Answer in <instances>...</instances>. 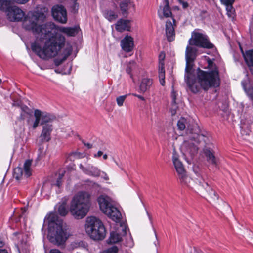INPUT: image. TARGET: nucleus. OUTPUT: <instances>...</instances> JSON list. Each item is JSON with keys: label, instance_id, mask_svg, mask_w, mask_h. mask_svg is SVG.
<instances>
[{"label": "nucleus", "instance_id": "1", "mask_svg": "<svg viewBox=\"0 0 253 253\" xmlns=\"http://www.w3.org/2000/svg\"><path fill=\"white\" fill-rule=\"evenodd\" d=\"M24 18V28L37 35L35 42L31 44L32 50L43 59L57 55L65 45V38L62 35L51 36L52 31L56 28V25L52 22L39 24L40 21H42L45 18L42 12L28 13Z\"/></svg>", "mask_w": 253, "mask_h": 253}, {"label": "nucleus", "instance_id": "2", "mask_svg": "<svg viewBox=\"0 0 253 253\" xmlns=\"http://www.w3.org/2000/svg\"><path fill=\"white\" fill-rule=\"evenodd\" d=\"M208 68L209 71H204L198 68L197 69L195 80L190 79L192 66V62H186L185 69L184 80L190 90L197 93L202 89L208 90L212 87H217L220 84L219 72L217 65L209 58H208Z\"/></svg>", "mask_w": 253, "mask_h": 253}, {"label": "nucleus", "instance_id": "3", "mask_svg": "<svg viewBox=\"0 0 253 253\" xmlns=\"http://www.w3.org/2000/svg\"><path fill=\"white\" fill-rule=\"evenodd\" d=\"M90 206L89 194L86 192H80L73 198L70 204V211L75 218L82 219L87 214Z\"/></svg>", "mask_w": 253, "mask_h": 253}, {"label": "nucleus", "instance_id": "4", "mask_svg": "<svg viewBox=\"0 0 253 253\" xmlns=\"http://www.w3.org/2000/svg\"><path fill=\"white\" fill-rule=\"evenodd\" d=\"M70 236L69 227L63 221H60L54 225L51 224L48 228L49 241L55 245L59 246L64 245Z\"/></svg>", "mask_w": 253, "mask_h": 253}, {"label": "nucleus", "instance_id": "5", "mask_svg": "<svg viewBox=\"0 0 253 253\" xmlns=\"http://www.w3.org/2000/svg\"><path fill=\"white\" fill-rule=\"evenodd\" d=\"M85 230L87 234L94 240H102L106 235V230L101 221L94 216L86 218Z\"/></svg>", "mask_w": 253, "mask_h": 253}, {"label": "nucleus", "instance_id": "6", "mask_svg": "<svg viewBox=\"0 0 253 253\" xmlns=\"http://www.w3.org/2000/svg\"><path fill=\"white\" fill-rule=\"evenodd\" d=\"M127 226H113L112 231V253H118L122 248V244L126 247H132L133 245L132 239L130 238L125 244H122L123 237L126 234Z\"/></svg>", "mask_w": 253, "mask_h": 253}, {"label": "nucleus", "instance_id": "7", "mask_svg": "<svg viewBox=\"0 0 253 253\" xmlns=\"http://www.w3.org/2000/svg\"><path fill=\"white\" fill-rule=\"evenodd\" d=\"M188 43L190 45H194L197 48L217 50L215 45L210 42L207 35L195 31L192 32L191 37L188 40Z\"/></svg>", "mask_w": 253, "mask_h": 253}, {"label": "nucleus", "instance_id": "8", "mask_svg": "<svg viewBox=\"0 0 253 253\" xmlns=\"http://www.w3.org/2000/svg\"><path fill=\"white\" fill-rule=\"evenodd\" d=\"M172 160L180 182L183 185L188 186V184L191 179L188 176L184 166L175 151L173 152Z\"/></svg>", "mask_w": 253, "mask_h": 253}, {"label": "nucleus", "instance_id": "9", "mask_svg": "<svg viewBox=\"0 0 253 253\" xmlns=\"http://www.w3.org/2000/svg\"><path fill=\"white\" fill-rule=\"evenodd\" d=\"M122 211L120 204L112 199V221L115 223L114 226H127L125 214Z\"/></svg>", "mask_w": 253, "mask_h": 253}, {"label": "nucleus", "instance_id": "10", "mask_svg": "<svg viewBox=\"0 0 253 253\" xmlns=\"http://www.w3.org/2000/svg\"><path fill=\"white\" fill-rule=\"evenodd\" d=\"M34 115L35 119L32 126L33 129L36 128L39 124L42 126L49 124L56 119V117L53 114L42 112L39 109L34 110Z\"/></svg>", "mask_w": 253, "mask_h": 253}, {"label": "nucleus", "instance_id": "11", "mask_svg": "<svg viewBox=\"0 0 253 253\" xmlns=\"http://www.w3.org/2000/svg\"><path fill=\"white\" fill-rule=\"evenodd\" d=\"M52 14L57 21L65 24L67 21V11L64 6L60 5L54 6L52 8Z\"/></svg>", "mask_w": 253, "mask_h": 253}, {"label": "nucleus", "instance_id": "12", "mask_svg": "<svg viewBox=\"0 0 253 253\" xmlns=\"http://www.w3.org/2000/svg\"><path fill=\"white\" fill-rule=\"evenodd\" d=\"M97 201L101 211L111 218V199L105 195H101L98 197Z\"/></svg>", "mask_w": 253, "mask_h": 253}, {"label": "nucleus", "instance_id": "13", "mask_svg": "<svg viewBox=\"0 0 253 253\" xmlns=\"http://www.w3.org/2000/svg\"><path fill=\"white\" fill-rule=\"evenodd\" d=\"M7 17L12 22L21 21L25 17V13L19 7L13 6L8 9Z\"/></svg>", "mask_w": 253, "mask_h": 253}, {"label": "nucleus", "instance_id": "14", "mask_svg": "<svg viewBox=\"0 0 253 253\" xmlns=\"http://www.w3.org/2000/svg\"><path fill=\"white\" fill-rule=\"evenodd\" d=\"M32 165V161L27 160L24 164V169L17 167L14 169V176L17 180L20 179L21 177L24 176L28 177L31 175V166Z\"/></svg>", "mask_w": 253, "mask_h": 253}, {"label": "nucleus", "instance_id": "15", "mask_svg": "<svg viewBox=\"0 0 253 253\" xmlns=\"http://www.w3.org/2000/svg\"><path fill=\"white\" fill-rule=\"evenodd\" d=\"M133 38L128 35H126L121 41V46L122 49L126 52H129L132 51L134 48Z\"/></svg>", "mask_w": 253, "mask_h": 253}, {"label": "nucleus", "instance_id": "16", "mask_svg": "<svg viewBox=\"0 0 253 253\" xmlns=\"http://www.w3.org/2000/svg\"><path fill=\"white\" fill-rule=\"evenodd\" d=\"M197 48L194 45H190L188 44L185 50L186 62H193L197 56Z\"/></svg>", "mask_w": 253, "mask_h": 253}, {"label": "nucleus", "instance_id": "17", "mask_svg": "<svg viewBox=\"0 0 253 253\" xmlns=\"http://www.w3.org/2000/svg\"><path fill=\"white\" fill-rule=\"evenodd\" d=\"M56 28L52 31V33L53 35L51 36H55L57 34L54 35V34L56 32V31H59L62 32L67 35L69 36H75L76 34L78 33L79 27L77 26H75L74 27H59L56 25Z\"/></svg>", "mask_w": 253, "mask_h": 253}, {"label": "nucleus", "instance_id": "18", "mask_svg": "<svg viewBox=\"0 0 253 253\" xmlns=\"http://www.w3.org/2000/svg\"><path fill=\"white\" fill-rule=\"evenodd\" d=\"M134 8V3L130 0H122L119 4V8L122 15L126 17L129 13V10Z\"/></svg>", "mask_w": 253, "mask_h": 253}, {"label": "nucleus", "instance_id": "19", "mask_svg": "<svg viewBox=\"0 0 253 253\" xmlns=\"http://www.w3.org/2000/svg\"><path fill=\"white\" fill-rule=\"evenodd\" d=\"M203 153L208 162L215 166H217L218 159L215 157L214 152L212 149L205 146L203 149Z\"/></svg>", "mask_w": 253, "mask_h": 253}, {"label": "nucleus", "instance_id": "20", "mask_svg": "<svg viewBox=\"0 0 253 253\" xmlns=\"http://www.w3.org/2000/svg\"><path fill=\"white\" fill-rule=\"evenodd\" d=\"M130 28L131 21L129 20L120 19L115 24V29L120 32L125 31H129Z\"/></svg>", "mask_w": 253, "mask_h": 253}, {"label": "nucleus", "instance_id": "21", "mask_svg": "<svg viewBox=\"0 0 253 253\" xmlns=\"http://www.w3.org/2000/svg\"><path fill=\"white\" fill-rule=\"evenodd\" d=\"M203 186L208 193V198L209 201L213 204H216L219 199V195L207 183H205V185H203Z\"/></svg>", "mask_w": 253, "mask_h": 253}, {"label": "nucleus", "instance_id": "22", "mask_svg": "<svg viewBox=\"0 0 253 253\" xmlns=\"http://www.w3.org/2000/svg\"><path fill=\"white\" fill-rule=\"evenodd\" d=\"M52 130V126L50 124H45L42 126V130L40 135V138L42 142H48L51 139V133Z\"/></svg>", "mask_w": 253, "mask_h": 253}, {"label": "nucleus", "instance_id": "23", "mask_svg": "<svg viewBox=\"0 0 253 253\" xmlns=\"http://www.w3.org/2000/svg\"><path fill=\"white\" fill-rule=\"evenodd\" d=\"M166 34L169 42L173 41L175 38V30L172 23L169 20L166 23Z\"/></svg>", "mask_w": 253, "mask_h": 253}, {"label": "nucleus", "instance_id": "24", "mask_svg": "<svg viewBox=\"0 0 253 253\" xmlns=\"http://www.w3.org/2000/svg\"><path fill=\"white\" fill-rule=\"evenodd\" d=\"M165 6L163 8V14L158 11L159 17L161 19L164 17L168 18L172 17V12L169 5V0H164Z\"/></svg>", "mask_w": 253, "mask_h": 253}, {"label": "nucleus", "instance_id": "25", "mask_svg": "<svg viewBox=\"0 0 253 253\" xmlns=\"http://www.w3.org/2000/svg\"><path fill=\"white\" fill-rule=\"evenodd\" d=\"M153 84L152 79L149 78H144L142 80L139 89L141 92L144 93L150 88Z\"/></svg>", "mask_w": 253, "mask_h": 253}, {"label": "nucleus", "instance_id": "26", "mask_svg": "<svg viewBox=\"0 0 253 253\" xmlns=\"http://www.w3.org/2000/svg\"><path fill=\"white\" fill-rule=\"evenodd\" d=\"M244 60L249 67H253V49L247 51L245 53L241 49Z\"/></svg>", "mask_w": 253, "mask_h": 253}, {"label": "nucleus", "instance_id": "27", "mask_svg": "<svg viewBox=\"0 0 253 253\" xmlns=\"http://www.w3.org/2000/svg\"><path fill=\"white\" fill-rule=\"evenodd\" d=\"M45 218L48 223V228L50 227L51 224L54 225L57 224L60 221H63L62 220L58 219V216L56 213L51 212L47 215Z\"/></svg>", "mask_w": 253, "mask_h": 253}, {"label": "nucleus", "instance_id": "28", "mask_svg": "<svg viewBox=\"0 0 253 253\" xmlns=\"http://www.w3.org/2000/svg\"><path fill=\"white\" fill-rule=\"evenodd\" d=\"M137 67V64L136 62L133 60L130 61L127 63L126 65V72L130 76V77L132 79L133 75L132 72Z\"/></svg>", "mask_w": 253, "mask_h": 253}, {"label": "nucleus", "instance_id": "29", "mask_svg": "<svg viewBox=\"0 0 253 253\" xmlns=\"http://www.w3.org/2000/svg\"><path fill=\"white\" fill-rule=\"evenodd\" d=\"M185 145L187 153H189L191 155H194L195 154L197 153L198 148L193 143H189L187 146V143H185Z\"/></svg>", "mask_w": 253, "mask_h": 253}, {"label": "nucleus", "instance_id": "30", "mask_svg": "<svg viewBox=\"0 0 253 253\" xmlns=\"http://www.w3.org/2000/svg\"><path fill=\"white\" fill-rule=\"evenodd\" d=\"M72 52V46L70 45H67L63 51L62 61L65 60L68 58V57L71 55Z\"/></svg>", "mask_w": 253, "mask_h": 253}, {"label": "nucleus", "instance_id": "31", "mask_svg": "<svg viewBox=\"0 0 253 253\" xmlns=\"http://www.w3.org/2000/svg\"><path fill=\"white\" fill-rule=\"evenodd\" d=\"M10 1L7 0H0V10H8V9L11 6L10 5Z\"/></svg>", "mask_w": 253, "mask_h": 253}, {"label": "nucleus", "instance_id": "32", "mask_svg": "<svg viewBox=\"0 0 253 253\" xmlns=\"http://www.w3.org/2000/svg\"><path fill=\"white\" fill-rule=\"evenodd\" d=\"M186 120L184 118H181L177 122V126L180 130H183L186 127Z\"/></svg>", "mask_w": 253, "mask_h": 253}, {"label": "nucleus", "instance_id": "33", "mask_svg": "<svg viewBox=\"0 0 253 253\" xmlns=\"http://www.w3.org/2000/svg\"><path fill=\"white\" fill-rule=\"evenodd\" d=\"M196 127H197V130H196V132L195 133L197 134V136L196 138L198 139V141H200L201 140L204 141L205 142H206L207 140L208 139V138L205 136L203 134H200V129L199 128V126H196Z\"/></svg>", "mask_w": 253, "mask_h": 253}, {"label": "nucleus", "instance_id": "34", "mask_svg": "<svg viewBox=\"0 0 253 253\" xmlns=\"http://www.w3.org/2000/svg\"><path fill=\"white\" fill-rule=\"evenodd\" d=\"M58 211L59 214L61 216H65L68 213L65 206L63 204H61L59 206Z\"/></svg>", "mask_w": 253, "mask_h": 253}, {"label": "nucleus", "instance_id": "35", "mask_svg": "<svg viewBox=\"0 0 253 253\" xmlns=\"http://www.w3.org/2000/svg\"><path fill=\"white\" fill-rule=\"evenodd\" d=\"M226 9L228 16L230 17H234L235 9L233 7V5L226 7Z\"/></svg>", "mask_w": 253, "mask_h": 253}, {"label": "nucleus", "instance_id": "36", "mask_svg": "<svg viewBox=\"0 0 253 253\" xmlns=\"http://www.w3.org/2000/svg\"><path fill=\"white\" fill-rule=\"evenodd\" d=\"M64 174L63 172H62L61 173L59 174L58 177L56 182V183L54 184V185H55L58 187H60V186L62 185V179L64 176Z\"/></svg>", "mask_w": 253, "mask_h": 253}, {"label": "nucleus", "instance_id": "37", "mask_svg": "<svg viewBox=\"0 0 253 253\" xmlns=\"http://www.w3.org/2000/svg\"><path fill=\"white\" fill-rule=\"evenodd\" d=\"M159 78L162 79L165 78V70L164 64H162L161 66L159 68Z\"/></svg>", "mask_w": 253, "mask_h": 253}, {"label": "nucleus", "instance_id": "38", "mask_svg": "<svg viewBox=\"0 0 253 253\" xmlns=\"http://www.w3.org/2000/svg\"><path fill=\"white\" fill-rule=\"evenodd\" d=\"M126 95H122L117 98L116 101L119 106H122L123 105V103L126 98Z\"/></svg>", "mask_w": 253, "mask_h": 253}, {"label": "nucleus", "instance_id": "39", "mask_svg": "<svg viewBox=\"0 0 253 253\" xmlns=\"http://www.w3.org/2000/svg\"><path fill=\"white\" fill-rule=\"evenodd\" d=\"M83 242L82 241L79 242H72L70 245V248L73 250L75 248H79L82 246Z\"/></svg>", "mask_w": 253, "mask_h": 253}, {"label": "nucleus", "instance_id": "40", "mask_svg": "<svg viewBox=\"0 0 253 253\" xmlns=\"http://www.w3.org/2000/svg\"><path fill=\"white\" fill-rule=\"evenodd\" d=\"M222 4L226 7L233 5L235 2V0H220Z\"/></svg>", "mask_w": 253, "mask_h": 253}, {"label": "nucleus", "instance_id": "41", "mask_svg": "<svg viewBox=\"0 0 253 253\" xmlns=\"http://www.w3.org/2000/svg\"><path fill=\"white\" fill-rule=\"evenodd\" d=\"M171 113L172 116L175 115L176 113V110L178 108V106L177 105V103H171Z\"/></svg>", "mask_w": 253, "mask_h": 253}, {"label": "nucleus", "instance_id": "42", "mask_svg": "<svg viewBox=\"0 0 253 253\" xmlns=\"http://www.w3.org/2000/svg\"><path fill=\"white\" fill-rule=\"evenodd\" d=\"M176 97H177V93L173 89H172L171 94V103L174 104L176 103Z\"/></svg>", "mask_w": 253, "mask_h": 253}, {"label": "nucleus", "instance_id": "43", "mask_svg": "<svg viewBox=\"0 0 253 253\" xmlns=\"http://www.w3.org/2000/svg\"><path fill=\"white\" fill-rule=\"evenodd\" d=\"M21 112L29 115L30 113V109L26 105H22L20 106Z\"/></svg>", "mask_w": 253, "mask_h": 253}, {"label": "nucleus", "instance_id": "44", "mask_svg": "<svg viewBox=\"0 0 253 253\" xmlns=\"http://www.w3.org/2000/svg\"><path fill=\"white\" fill-rule=\"evenodd\" d=\"M104 16L108 20V21H111V12L109 11H105L103 12Z\"/></svg>", "mask_w": 253, "mask_h": 253}, {"label": "nucleus", "instance_id": "45", "mask_svg": "<svg viewBox=\"0 0 253 253\" xmlns=\"http://www.w3.org/2000/svg\"><path fill=\"white\" fill-rule=\"evenodd\" d=\"M39 154H38V157L39 158H41L44 155V153L43 152V148L42 146H40L39 148Z\"/></svg>", "mask_w": 253, "mask_h": 253}, {"label": "nucleus", "instance_id": "46", "mask_svg": "<svg viewBox=\"0 0 253 253\" xmlns=\"http://www.w3.org/2000/svg\"><path fill=\"white\" fill-rule=\"evenodd\" d=\"M13 2L18 4H25L28 2L29 0H12Z\"/></svg>", "mask_w": 253, "mask_h": 253}, {"label": "nucleus", "instance_id": "47", "mask_svg": "<svg viewBox=\"0 0 253 253\" xmlns=\"http://www.w3.org/2000/svg\"><path fill=\"white\" fill-rule=\"evenodd\" d=\"M90 169V168H89V169H87L86 168L84 167L82 171L87 174L90 175L91 174L92 171L91 170V169Z\"/></svg>", "mask_w": 253, "mask_h": 253}, {"label": "nucleus", "instance_id": "48", "mask_svg": "<svg viewBox=\"0 0 253 253\" xmlns=\"http://www.w3.org/2000/svg\"><path fill=\"white\" fill-rule=\"evenodd\" d=\"M180 3L182 5V7L184 9L187 8L189 6L188 3L186 1H184L183 0Z\"/></svg>", "mask_w": 253, "mask_h": 253}, {"label": "nucleus", "instance_id": "49", "mask_svg": "<svg viewBox=\"0 0 253 253\" xmlns=\"http://www.w3.org/2000/svg\"><path fill=\"white\" fill-rule=\"evenodd\" d=\"M26 114V113L21 112V113H20V116L18 118V119L19 120L23 121L25 119V115Z\"/></svg>", "mask_w": 253, "mask_h": 253}, {"label": "nucleus", "instance_id": "50", "mask_svg": "<svg viewBox=\"0 0 253 253\" xmlns=\"http://www.w3.org/2000/svg\"><path fill=\"white\" fill-rule=\"evenodd\" d=\"M49 253H63L61 252L60 251H59L58 249H54L50 250L49 251Z\"/></svg>", "mask_w": 253, "mask_h": 253}, {"label": "nucleus", "instance_id": "51", "mask_svg": "<svg viewBox=\"0 0 253 253\" xmlns=\"http://www.w3.org/2000/svg\"><path fill=\"white\" fill-rule=\"evenodd\" d=\"M248 93L251 98L253 100V89H250Z\"/></svg>", "mask_w": 253, "mask_h": 253}, {"label": "nucleus", "instance_id": "52", "mask_svg": "<svg viewBox=\"0 0 253 253\" xmlns=\"http://www.w3.org/2000/svg\"><path fill=\"white\" fill-rule=\"evenodd\" d=\"M165 57V54L164 52H161L159 55L160 59L163 60Z\"/></svg>", "mask_w": 253, "mask_h": 253}, {"label": "nucleus", "instance_id": "53", "mask_svg": "<svg viewBox=\"0 0 253 253\" xmlns=\"http://www.w3.org/2000/svg\"><path fill=\"white\" fill-rule=\"evenodd\" d=\"M100 253H111V248H108L101 252Z\"/></svg>", "mask_w": 253, "mask_h": 253}, {"label": "nucleus", "instance_id": "54", "mask_svg": "<svg viewBox=\"0 0 253 253\" xmlns=\"http://www.w3.org/2000/svg\"><path fill=\"white\" fill-rule=\"evenodd\" d=\"M102 154H103L102 152V151H99L97 152V154H95L94 156H95V157H100L101 156H102Z\"/></svg>", "mask_w": 253, "mask_h": 253}, {"label": "nucleus", "instance_id": "55", "mask_svg": "<svg viewBox=\"0 0 253 253\" xmlns=\"http://www.w3.org/2000/svg\"><path fill=\"white\" fill-rule=\"evenodd\" d=\"M160 84L164 86L165 84V79H159Z\"/></svg>", "mask_w": 253, "mask_h": 253}, {"label": "nucleus", "instance_id": "56", "mask_svg": "<svg viewBox=\"0 0 253 253\" xmlns=\"http://www.w3.org/2000/svg\"><path fill=\"white\" fill-rule=\"evenodd\" d=\"M84 145H85V146H86L88 149L91 148H92V145H91V144H90V143H84Z\"/></svg>", "mask_w": 253, "mask_h": 253}, {"label": "nucleus", "instance_id": "57", "mask_svg": "<svg viewBox=\"0 0 253 253\" xmlns=\"http://www.w3.org/2000/svg\"><path fill=\"white\" fill-rule=\"evenodd\" d=\"M0 253H8V252L5 249H0Z\"/></svg>", "mask_w": 253, "mask_h": 253}, {"label": "nucleus", "instance_id": "58", "mask_svg": "<svg viewBox=\"0 0 253 253\" xmlns=\"http://www.w3.org/2000/svg\"><path fill=\"white\" fill-rule=\"evenodd\" d=\"M137 97H138V98H139L140 99H141V100H145V98L144 97H143L141 95H139L138 96H137Z\"/></svg>", "mask_w": 253, "mask_h": 253}, {"label": "nucleus", "instance_id": "59", "mask_svg": "<svg viewBox=\"0 0 253 253\" xmlns=\"http://www.w3.org/2000/svg\"><path fill=\"white\" fill-rule=\"evenodd\" d=\"M4 245V243L0 239V248Z\"/></svg>", "mask_w": 253, "mask_h": 253}, {"label": "nucleus", "instance_id": "60", "mask_svg": "<svg viewBox=\"0 0 253 253\" xmlns=\"http://www.w3.org/2000/svg\"><path fill=\"white\" fill-rule=\"evenodd\" d=\"M111 16H112V18H116L117 17V15H115L114 14H113L112 13V15H111Z\"/></svg>", "mask_w": 253, "mask_h": 253}, {"label": "nucleus", "instance_id": "61", "mask_svg": "<svg viewBox=\"0 0 253 253\" xmlns=\"http://www.w3.org/2000/svg\"><path fill=\"white\" fill-rule=\"evenodd\" d=\"M223 204L226 205L229 208V209H231L230 206L228 203H226L225 202H223Z\"/></svg>", "mask_w": 253, "mask_h": 253}, {"label": "nucleus", "instance_id": "62", "mask_svg": "<svg viewBox=\"0 0 253 253\" xmlns=\"http://www.w3.org/2000/svg\"><path fill=\"white\" fill-rule=\"evenodd\" d=\"M79 167H80V169L82 170H83L84 168V167L83 166L82 164H80L79 166Z\"/></svg>", "mask_w": 253, "mask_h": 253}, {"label": "nucleus", "instance_id": "63", "mask_svg": "<svg viewBox=\"0 0 253 253\" xmlns=\"http://www.w3.org/2000/svg\"><path fill=\"white\" fill-rule=\"evenodd\" d=\"M103 159L106 160L107 158V155L106 154H104L103 156Z\"/></svg>", "mask_w": 253, "mask_h": 253}, {"label": "nucleus", "instance_id": "64", "mask_svg": "<svg viewBox=\"0 0 253 253\" xmlns=\"http://www.w3.org/2000/svg\"><path fill=\"white\" fill-rule=\"evenodd\" d=\"M107 242H108V244H110L111 243V236L108 239Z\"/></svg>", "mask_w": 253, "mask_h": 253}]
</instances>
